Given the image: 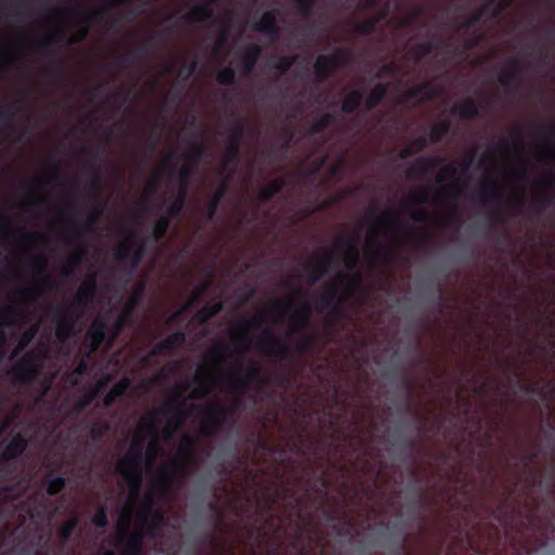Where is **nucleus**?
<instances>
[{"mask_svg":"<svg viewBox=\"0 0 555 555\" xmlns=\"http://www.w3.org/2000/svg\"><path fill=\"white\" fill-rule=\"evenodd\" d=\"M309 317V308L296 293L284 302L274 304L253 320L235 324L230 332V346L212 349L198 366L191 385L179 389L165 406L145 415L139 423L127 453L117 462L116 470L128 487V498L117 520L119 547L122 555H140L143 535L157 526L162 509L185 478L192 463V439L184 436L175 453L167 454L169 437L179 426L190 400L205 396L218 380L236 387L249 376L242 362L231 359L228 349L242 351L251 346L275 352V341L269 322L288 320L296 328Z\"/></svg>","mask_w":555,"mask_h":555,"instance_id":"f257e3e1","label":"nucleus"},{"mask_svg":"<svg viewBox=\"0 0 555 555\" xmlns=\"http://www.w3.org/2000/svg\"><path fill=\"white\" fill-rule=\"evenodd\" d=\"M466 171L467 166L463 164L442 168L437 176V190L431 197L425 191H414L406 196L400 208L387 209L378 216L367 229L362 246V261L371 264L382 260L396 246L421 236L424 227L410 225L406 219L424 221L429 215V207L456 198L463 191Z\"/></svg>","mask_w":555,"mask_h":555,"instance_id":"f03ea898","label":"nucleus"},{"mask_svg":"<svg viewBox=\"0 0 555 555\" xmlns=\"http://www.w3.org/2000/svg\"><path fill=\"white\" fill-rule=\"evenodd\" d=\"M358 247V238L339 240L331 254L324 253L311 262V283L320 279V274L314 275L317 271H337L334 287L326 292L323 300L330 302L335 299L343 301L349 297H356L357 300L360 298L362 292L359 276L352 271L359 256Z\"/></svg>","mask_w":555,"mask_h":555,"instance_id":"7ed1b4c3","label":"nucleus"},{"mask_svg":"<svg viewBox=\"0 0 555 555\" xmlns=\"http://www.w3.org/2000/svg\"><path fill=\"white\" fill-rule=\"evenodd\" d=\"M486 175L481 183L482 198L505 196L517 201L524 189L527 164L521 153L502 156L500 159L486 155L482 159Z\"/></svg>","mask_w":555,"mask_h":555,"instance_id":"20e7f679","label":"nucleus"},{"mask_svg":"<svg viewBox=\"0 0 555 555\" xmlns=\"http://www.w3.org/2000/svg\"><path fill=\"white\" fill-rule=\"evenodd\" d=\"M437 92V88L431 85L415 87L405 91L404 94L401 95L399 103L406 107L415 106L423 101L430 99Z\"/></svg>","mask_w":555,"mask_h":555,"instance_id":"39448f33","label":"nucleus"},{"mask_svg":"<svg viewBox=\"0 0 555 555\" xmlns=\"http://www.w3.org/2000/svg\"><path fill=\"white\" fill-rule=\"evenodd\" d=\"M197 416L199 418L202 431L204 434H210L212 431V427L223 421L224 411L219 406L211 404Z\"/></svg>","mask_w":555,"mask_h":555,"instance_id":"423d86ee","label":"nucleus"},{"mask_svg":"<svg viewBox=\"0 0 555 555\" xmlns=\"http://www.w3.org/2000/svg\"><path fill=\"white\" fill-rule=\"evenodd\" d=\"M177 160V157L173 155H168L166 158H164L160 163V165L157 167V169L154 171L151 180L149 181L146 188H145V194L152 192L154 184L156 181H158L165 173H170L173 162Z\"/></svg>","mask_w":555,"mask_h":555,"instance_id":"0eeeda50","label":"nucleus"},{"mask_svg":"<svg viewBox=\"0 0 555 555\" xmlns=\"http://www.w3.org/2000/svg\"><path fill=\"white\" fill-rule=\"evenodd\" d=\"M26 447V441L20 436L14 437L4 448L2 456L4 459H14L21 454Z\"/></svg>","mask_w":555,"mask_h":555,"instance_id":"6e6552de","label":"nucleus"},{"mask_svg":"<svg viewBox=\"0 0 555 555\" xmlns=\"http://www.w3.org/2000/svg\"><path fill=\"white\" fill-rule=\"evenodd\" d=\"M519 74V67L516 62L506 64L500 72L499 80L502 85H511Z\"/></svg>","mask_w":555,"mask_h":555,"instance_id":"1a4fd4ad","label":"nucleus"},{"mask_svg":"<svg viewBox=\"0 0 555 555\" xmlns=\"http://www.w3.org/2000/svg\"><path fill=\"white\" fill-rule=\"evenodd\" d=\"M129 387L128 379H121L107 392L104 397V404L111 405L119 396H121L125 390Z\"/></svg>","mask_w":555,"mask_h":555,"instance_id":"9d476101","label":"nucleus"},{"mask_svg":"<svg viewBox=\"0 0 555 555\" xmlns=\"http://www.w3.org/2000/svg\"><path fill=\"white\" fill-rule=\"evenodd\" d=\"M104 325L99 322L94 321L89 330V338L91 340V348L94 349L103 339L104 337Z\"/></svg>","mask_w":555,"mask_h":555,"instance_id":"9b49d317","label":"nucleus"},{"mask_svg":"<svg viewBox=\"0 0 555 555\" xmlns=\"http://www.w3.org/2000/svg\"><path fill=\"white\" fill-rule=\"evenodd\" d=\"M336 65V57L333 55L320 56L315 62V70L319 75H324Z\"/></svg>","mask_w":555,"mask_h":555,"instance_id":"f8f14e48","label":"nucleus"},{"mask_svg":"<svg viewBox=\"0 0 555 555\" xmlns=\"http://www.w3.org/2000/svg\"><path fill=\"white\" fill-rule=\"evenodd\" d=\"M93 282L83 283L76 295L75 304L77 306L86 304L93 295Z\"/></svg>","mask_w":555,"mask_h":555,"instance_id":"ddd939ff","label":"nucleus"},{"mask_svg":"<svg viewBox=\"0 0 555 555\" xmlns=\"http://www.w3.org/2000/svg\"><path fill=\"white\" fill-rule=\"evenodd\" d=\"M111 380V377L109 376H105V377H102L101 379H99L96 382V385H95V388L91 391H89L87 395H86V398L83 400V402L80 404V408H83L86 406L89 402H91L93 400V398L96 396V393L105 388L107 386V384L109 383Z\"/></svg>","mask_w":555,"mask_h":555,"instance_id":"4468645a","label":"nucleus"},{"mask_svg":"<svg viewBox=\"0 0 555 555\" xmlns=\"http://www.w3.org/2000/svg\"><path fill=\"white\" fill-rule=\"evenodd\" d=\"M259 31L271 33L275 30V17L271 13H266L257 25Z\"/></svg>","mask_w":555,"mask_h":555,"instance_id":"2eb2a0df","label":"nucleus"},{"mask_svg":"<svg viewBox=\"0 0 555 555\" xmlns=\"http://www.w3.org/2000/svg\"><path fill=\"white\" fill-rule=\"evenodd\" d=\"M258 52L259 50L256 46H251L247 49L243 65V70L245 73L249 72L254 66L258 56Z\"/></svg>","mask_w":555,"mask_h":555,"instance_id":"dca6fc26","label":"nucleus"},{"mask_svg":"<svg viewBox=\"0 0 555 555\" xmlns=\"http://www.w3.org/2000/svg\"><path fill=\"white\" fill-rule=\"evenodd\" d=\"M184 341V335L181 333H175L159 344V348L169 349L175 346H179Z\"/></svg>","mask_w":555,"mask_h":555,"instance_id":"f3484780","label":"nucleus"},{"mask_svg":"<svg viewBox=\"0 0 555 555\" xmlns=\"http://www.w3.org/2000/svg\"><path fill=\"white\" fill-rule=\"evenodd\" d=\"M210 15V10L203 5V7H195L191 10L189 17L191 21L199 22L204 21Z\"/></svg>","mask_w":555,"mask_h":555,"instance_id":"a211bd4d","label":"nucleus"},{"mask_svg":"<svg viewBox=\"0 0 555 555\" xmlns=\"http://www.w3.org/2000/svg\"><path fill=\"white\" fill-rule=\"evenodd\" d=\"M386 89L384 86H376L372 91L370 96L367 98L366 105L367 107H373L378 103V101L385 95Z\"/></svg>","mask_w":555,"mask_h":555,"instance_id":"6ab92c4d","label":"nucleus"},{"mask_svg":"<svg viewBox=\"0 0 555 555\" xmlns=\"http://www.w3.org/2000/svg\"><path fill=\"white\" fill-rule=\"evenodd\" d=\"M130 248L134 249L137 254V245L134 244L132 237H127L124 242L120 243L118 247V257L126 258L130 255Z\"/></svg>","mask_w":555,"mask_h":555,"instance_id":"aec40b11","label":"nucleus"},{"mask_svg":"<svg viewBox=\"0 0 555 555\" xmlns=\"http://www.w3.org/2000/svg\"><path fill=\"white\" fill-rule=\"evenodd\" d=\"M361 95L358 92L350 93L343 103V111L352 112L359 104Z\"/></svg>","mask_w":555,"mask_h":555,"instance_id":"412c9836","label":"nucleus"},{"mask_svg":"<svg viewBox=\"0 0 555 555\" xmlns=\"http://www.w3.org/2000/svg\"><path fill=\"white\" fill-rule=\"evenodd\" d=\"M65 481L61 477L51 478L47 485V492L49 494H56L64 488Z\"/></svg>","mask_w":555,"mask_h":555,"instance_id":"4be33fe9","label":"nucleus"},{"mask_svg":"<svg viewBox=\"0 0 555 555\" xmlns=\"http://www.w3.org/2000/svg\"><path fill=\"white\" fill-rule=\"evenodd\" d=\"M221 305L220 304H214L210 307H205L202 311L198 312L197 319L203 322L210 317L215 315L218 311H220Z\"/></svg>","mask_w":555,"mask_h":555,"instance_id":"5701e85b","label":"nucleus"},{"mask_svg":"<svg viewBox=\"0 0 555 555\" xmlns=\"http://www.w3.org/2000/svg\"><path fill=\"white\" fill-rule=\"evenodd\" d=\"M538 160H545L547 158H555V150L548 145H542L537 149Z\"/></svg>","mask_w":555,"mask_h":555,"instance_id":"b1692460","label":"nucleus"},{"mask_svg":"<svg viewBox=\"0 0 555 555\" xmlns=\"http://www.w3.org/2000/svg\"><path fill=\"white\" fill-rule=\"evenodd\" d=\"M77 524H78V519L75 517L67 520L64 524V526L61 528V531H60L61 538L63 540H67L70 537V534H72L73 530L75 529V527L77 526Z\"/></svg>","mask_w":555,"mask_h":555,"instance_id":"393cba45","label":"nucleus"},{"mask_svg":"<svg viewBox=\"0 0 555 555\" xmlns=\"http://www.w3.org/2000/svg\"><path fill=\"white\" fill-rule=\"evenodd\" d=\"M448 130V125L443 121L441 122H438L437 125H435L433 127V130H431V140L433 141H436L438 140L442 134H444Z\"/></svg>","mask_w":555,"mask_h":555,"instance_id":"a878e982","label":"nucleus"},{"mask_svg":"<svg viewBox=\"0 0 555 555\" xmlns=\"http://www.w3.org/2000/svg\"><path fill=\"white\" fill-rule=\"evenodd\" d=\"M168 223H169V221H168V219L166 217H162L157 221V223H156V225L154 228V234H155L156 237H159V236H162L165 233V231H166V229L168 227Z\"/></svg>","mask_w":555,"mask_h":555,"instance_id":"bb28decb","label":"nucleus"},{"mask_svg":"<svg viewBox=\"0 0 555 555\" xmlns=\"http://www.w3.org/2000/svg\"><path fill=\"white\" fill-rule=\"evenodd\" d=\"M182 204H183V191L180 189L179 192H178L177 198L175 199V202L170 206V209H169L170 214L175 215V214L179 212L181 210V208H182Z\"/></svg>","mask_w":555,"mask_h":555,"instance_id":"cd10ccee","label":"nucleus"},{"mask_svg":"<svg viewBox=\"0 0 555 555\" xmlns=\"http://www.w3.org/2000/svg\"><path fill=\"white\" fill-rule=\"evenodd\" d=\"M142 292H143V286L139 285L137 287L133 296L131 297V299L126 305V313H128L137 305V302L139 300V297L141 296Z\"/></svg>","mask_w":555,"mask_h":555,"instance_id":"c85d7f7f","label":"nucleus"},{"mask_svg":"<svg viewBox=\"0 0 555 555\" xmlns=\"http://www.w3.org/2000/svg\"><path fill=\"white\" fill-rule=\"evenodd\" d=\"M92 522L96 527H100V528H102L106 525V516H105L103 508H101L96 512V514L92 518Z\"/></svg>","mask_w":555,"mask_h":555,"instance_id":"c756f323","label":"nucleus"},{"mask_svg":"<svg viewBox=\"0 0 555 555\" xmlns=\"http://www.w3.org/2000/svg\"><path fill=\"white\" fill-rule=\"evenodd\" d=\"M233 76H234L233 70L227 68L218 74L217 79L220 83H228V82L232 81Z\"/></svg>","mask_w":555,"mask_h":555,"instance_id":"7c9ffc66","label":"nucleus"},{"mask_svg":"<svg viewBox=\"0 0 555 555\" xmlns=\"http://www.w3.org/2000/svg\"><path fill=\"white\" fill-rule=\"evenodd\" d=\"M280 189V183L278 182H273L272 184H270L267 189H264L260 196H261V199H267L269 198L272 194H274L275 192H278Z\"/></svg>","mask_w":555,"mask_h":555,"instance_id":"2f4dec72","label":"nucleus"},{"mask_svg":"<svg viewBox=\"0 0 555 555\" xmlns=\"http://www.w3.org/2000/svg\"><path fill=\"white\" fill-rule=\"evenodd\" d=\"M35 333L36 330H31L26 333L20 343V347L23 348L34 337Z\"/></svg>","mask_w":555,"mask_h":555,"instance_id":"473e14b6","label":"nucleus"},{"mask_svg":"<svg viewBox=\"0 0 555 555\" xmlns=\"http://www.w3.org/2000/svg\"><path fill=\"white\" fill-rule=\"evenodd\" d=\"M292 62H293V60L291 57H285L278 65V68L281 69L282 72H284L291 66Z\"/></svg>","mask_w":555,"mask_h":555,"instance_id":"72a5a7b5","label":"nucleus"},{"mask_svg":"<svg viewBox=\"0 0 555 555\" xmlns=\"http://www.w3.org/2000/svg\"><path fill=\"white\" fill-rule=\"evenodd\" d=\"M456 109L460 115L467 116V103H463V104L459 105Z\"/></svg>","mask_w":555,"mask_h":555,"instance_id":"f704fd0d","label":"nucleus"},{"mask_svg":"<svg viewBox=\"0 0 555 555\" xmlns=\"http://www.w3.org/2000/svg\"><path fill=\"white\" fill-rule=\"evenodd\" d=\"M56 335L63 339L65 337V332H64V328L61 324H59L57 328H56Z\"/></svg>","mask_w":555,"mask_h":555,"instance_id":"c9c22d12","label":"nucleus"},{"mask_svg":"<svg viewBox=\"0 0 555 555\" xmlns=\"http://www.w3.org/2000/svg\"><path fill=\"white\" fill-rule=\"evenodd\" d=\"M85 369L86 365L83 363H80L74 374H81L85 371Z\"/></svg>","mask_w":555,"mask_h":555,"instance_id":"e433bc0d","label":"nucleus"},{"mask_svg":"<svg viewBox=\"0 0 555 555\" xmlns=\"http://www.w3.org/2000/svg\"><path fill=\"white\" fill-rule=\"evenodd\" d=\"M416 145H417V149H421V144H418V143L413 144V145L411 146V149H413V147H414V146H416ZM409 151H410V147H409L408 150H405V151H401V157H405V156H406V153H408Z\"/></svg>","mask_w":555,"mask_h":555,"instance_id":"4c0bfd02","label":"nucleus"},{"mask_svg":"<svg viewBox=\"0 0 555 555\" xmlns=\"http://www.w3.org/2000/svg\"><path fill=\"white\" fill-rule=\"evenodd\" d=\"M185 177H186V169H182L180 171V179H181V181H183L185 179Z\"/></svg>","mask_w":555,"mask_h":555,"instance_id":"58836bf2","label":"nucleus"},{"mask_svg":"<svg viewBox=\"0 0 555 555\" xmlns=\"http://www.w3.org/2000/svg\"><path fill=\"white\" fill-rule=\"evenodd\" d=\"M313 163L323 164L324 159H322L321 157H317L315 159H313Z\"/></svg>","mask_w":555,"mask_h":555,"instance_id":"ea45409f","label":"nucleus"},{"mask_svg":"<svg viewBox=\"0 0 555 555\" xmlns=\"http://www.w3.org/2000/svg\"><path fill=\"white\" fill-rule=\"evenodd\" d=\"M125 320H126V317H121V318L118 320V326H119V327L124 324Z\"/></svg>","mask_w":555,"mask_h":555,"instance_id":"a19ab883","label":"nucleus"},{"mask_svg":"<svg viewBox=\"0 0 555 555\" xmlns=\"http://www.w3.org/2000/svg\"><path fill=\"white\" fill-rule=\"evenodd\" d=\"M103 555H114L112 552L107 551Z\"/></svg>","mask_w":555,"mask_h":555,"instance_id":"79ce46f5","label":"nucleus"}]
</instances>
